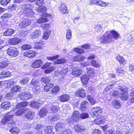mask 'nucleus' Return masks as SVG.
<instances>
[{
    "mask_svg": "<svg viewBox=\"0 0 134 134\" xmlns=\"http://www.w3.org/2000/svg\"><path fill=\"white\" fill-rule=\"evenodd\" d=\"M113 105L115 108H119L121 106V104L119 100H114L113 103Z\"/></svg>",
    "mask_w": 134,
    "mask_h": 134,
    "instance_id": "obj_37",
    "label": "nucleus"
},
{
    "mask_svg": "<svg viewBox=\"0 0 134 134\" xmlns=\"http://www.w3.org/2000/svg\"><path fill=\"white\" fill-rule=\"evenodd\" d=\"M95 30L97 32L100 31L102 29L101 26L100 25L98 24L95 27Z\"/></svg>",
    "mask_w": 134,
    "mask_h": 134,
    "instance_id": "obj_63",
    "label": "nucleus"
},
{
    "mask_svg": "<svg viewBox=\"0 0 134 134\" xmlns=\"http://www.w3.org/2000/svg\"><path fill=\"white\" fill-rule=\"evenodd\" d=\"M13 115H8L4 117L2 120L1 123L3 125H5L8 123V125L14 124L13 117Z\"/></svg>",
    "mask_w": 134,
    "mask_h": 134,
    "instance_id": "obj_4",
    "label": "nucleus"
},
{
    "mask_svg": "<svg viewBox=\"0 0 134 134\" xmlns=\"http://www.w3.org/2000/svg\"><path fill=\"white\" fill-rule=\"evenodd\" d=\"M116 59L121 63H122L124 61V60L123 57L120 55H119L116 57Z\"/></svg>",
    "mask_w": 134,
    "mask_h": 134,
    "instance_id": "obj_54",
    "label": "nucleus"
},
{
    "mask_svg": "<svg viewBox=\"0 0 134 134\" xmlns=\"http://www.w3.org/2000/svg\"><path fill=\"white\" fill-rule=\"evenodd\" d=\"M70 96L68 94H64L59 97L60 100L62 102H65L69 100L70 99Z\"/></svg>",
    "mask_w": 134,
    "mask_h": 134,
    "instance_id": "obj_21",
    "label": "nucleus"
},
{
    "mask_svg": "<svg viewBox=\"0 0 134 134\" xmlns=\"http://www.w3.org/2000/svg\"><path fill=\"white\" fill-rule=\"evenodd\" d=\"M41 81L44 83H47L50 81V79L48 77H42L41 79Z\"/></svg>",
    "mask_w": 134,
    "mask_h": 134,
    "instance_id": "obj_56",
    "label": "nucleus"
},
{
    "mask_svg": "<svg viewBox=\"0 0 134 134\" xmlns=\"http://www.w3.org/2000/svg\"><path fill=\"white\" fill-rule=\"evenodd\" d=\"M53 127L50 125L46 126L44 128L45 132L47 134H53L54 132L53 131Z\"/></svg>",
    "mask_w": 134,
    "mask_h": 134,
    "instance_id": "obj_18",
    "label": "nucleus"
},
{
    "mask_svg": "<svg viewBox=\"0 0 134 134\" xmlns=\"http://www.w3.org/2000/svg\"><path fill=\"white\" fill-rule=\"evenodd\" d=\"M39 81L38 79H33L30 83L31 87L35 91H37L40 89L38 85Z\"/></svg>",
    "mask_w": 134,
    "mask_h": 134,
    "instance_id": "obj_6",
    "label": "nucleus"
},
{
    "mask_svg": "<svg viewBox=\"0 0 134 134\" xmlns=\"http://www.w3.org/2000/svg\"><path fill=\"white\" fill-rule=\"evenodd\" d=\"M8 54L12 57L16 56L19 53L17 49L15 47H10L7 50Z\"/></svg>",
    "mask_w": 134,
    "mask_h": 134,
    "instance_id": "obj_5",
    "label": "nucleus"
},
{
    "mask_svg": "<svg viewBox=\"0 0 134 134\" xmlns=\"http://www.w3.org/2000/svg\"><path fill=\"white\" fill-rule=\"evenodd\" d=\"M14 31L12 29H8L4 33V35L6 36H10L14 33Z\"/></svg>",
    "mask_w": 134,
    "mask_h": 134,
    "instance_id": "obj_34",
    "label": "nucleus"
},
{
    "mask_svg": "<svg viewBox=\"0 0 134 134\" xmlns=\"http://www.w3.org/2000/svg\"><path fill=\"white\" fill-rule=\"evenodd\" d=\"M34 113L33 112L29 111L25 116V118L28 120L32 119L34 116Z\"/></svg>",
    "mask_w": 134,
    "mask_h": 134,
    "instance_id": "obj_26",
    "label": "nucleus"
},
{
    "mask_svg": "<svg viewBox=\"0 0 134 134\" xmlns=\"http://www.w3.org/2000/svg\"><path fill=\"white\" fill-rule=\"evenodd\" d=\"M105 120V118L103 117L99 116L94 121V123L97 125L102 124L104 122Z\"/></svg>",
    "mask_w": 134,
    "mask_h": 134,
    "instance_id": "obj_15",
    "label": "nucleus"
},
{
    "mask_svg": "<svg viewBox=\"0 0 134 134\" xmlns=\"http://www.w3.org/2000/svg\"><path fill=\"white\" fill-rule=\"evenodd\" d=\"M41 34L40 31L35 30L32 32L31 35L33 38H36L40 36Z\"/></svg>",
    "mask_w": 134,
    "mask_h": 134,
    "instance_id": "obj_28",
    "label": "nucleus"
},
{
    "mask_svg": "<svg viewBox=\"0 0 134 134\" xmlns=\"http://www.w3.org/2000/svg\"><path fill=\"white\" fill-rule=\"evenodd\" d=\"M27 103L26 102H23L17 104L16 106L17 109H20L26 106L27 105Z\"/></svg>",
    "mask_w": 134,
    "mask_h": 134,
    "instance_id": "obj_32",
    "label": "nucleus"
},
{
    "mask_svg": "<svg viewBox=\"0 0 134 134\" xmlns=\"http://www.w3.org/2000/svg\"><path fill=\"white\" fill-rule=\"evenodd\" d=\"M65 59L64 58H62L60 59H58L55 60L54 62L55 64H63L66 62Z\"/></svg>",
    "mask_w": 134,
    "mask_h": 134,
    "instance_id": "obj_41",
    "label": "nucleus"
},
{
    "mask_svg": "<svg viewBox=\"0 0 134 134\" xmlns=\"http://www.w3.org/2000/svg\"><path fill=\"white\" fill-rule=\"evenodd\" d=\"M44 3L43 0H37L36 4L39 6H40L42 5Z\"/></svg>",
    "mask_w": 134,
    "mask_h": 134,
    "instance_id": "obj_64",
    "label": "nucleus"
},
{
    "mask_svg": "<svg viewBox=\"0 0 134 134\" xmlns=\"http://www.w3.org/2000/svg\"><path fill=\"white\" fill-rule=\"evenodd\" d=\"M21 40L19 38L14 37L10 39L9 41V43L12 45H15L17 44L21 41Z\"/></svg>",
    "mask_w": 134,
    "mask_h": 134,
    "instance_id": "obj_20",
    "label": "nucleus"
},
{
    "mask_svg": "<svg viewBox=\"0 0 134 134\" xmlns=\"http://www.w3.org/2000/svg\"><path fill=\"white\" fill-rule=\"evenodd\" d=\"M1 105V108L4 109L9 108L11 106L10 102L8 101L3 102Z\"/></svg>",
    "mask_w": 134,
    "mask_h": 134,
    "instance_id": "obj_24",
    "label": "nucleus"
},
{
    "mask_svg": "<svg viewBox=\"0 0 134 134\" xmlns=\"http://www.w3.org/2000/svg\"><path fill=\"white\" fill-rule=\"evenodd\" d=\"M37 54V53L35 51H29L24 52L23 55L24 56L32 58L35 57Z\"/></svg>",
    "mask_w": 134,
    "mask_h": 134,
    "instance_id": "obj_11",
    "label": "nucleus"
},
{
    "mask_svg": "<svg viewBox=\"0 0 134 134\" xmlns=\"http://www.w3.org/2000/svg\"><path fill=\"white\" fill-rule=\"evenodd\" d=\"M64 124L63 123L59 122L55 126L56 130L58 131H63L64 129Z\"/></svg>",
    "mask_w": 134,
    "mask_h": 134,
    "instance_id": "obj_17",
    "label": "nucleus"
},
{
    "mask_svg": "<svg viewBox=\"0 0 134 134\" xmlns=\"http://www.w3.org/2000/svg\"><path fill=\"white\" fill-rule=\"evenodd\" d=\"M80 114L78 111H75L73 113L71 119L68 120L69 122H71L72 121H76L80 118Z\"/></svg>",
    "mask_w": 134,
    "mask_h": 134,
    "instance_id": "obj_7",
    "label": "nucleus"
},
{
    "mask_svg": "<svg viewBox=\"0 0 134 134\" xmlns=\"http://www.w3.org/2000/svg\"><path fill=\"white\" fill-rule=\"evenodd\" d=\"M44 16L45 17L41 18L38 19L36 21V22L39 24L43 23L48 21V19L46 17L50 16L49 14H45Z\"/></svg>",
    "mask_w": 134,
    "mask_h": 134,
    "instance_id": "obj_14",
    "label": "nucleus"
},
{
    "mask_svg": "<svg viewBox=\"0 0 134 134\" xmlns=\"http://www.w3.org/2000/svg\"><path fill=\"white\" fill-rule=\"evenodd\" d=\"M15 83L14 81L12 80H9L7 83V87L10 88L11 86L14 85Z\"/></svg>",
    "mask_w": 134,
    "mask_h": 134,
    "instance_id": "obj_59",
    "label": "nucleus"
},
{
    "mask_svg": "<svg viewBox=\"0 0 134 134\" xmlns=\"http://www.w3.org/2000/svg\"><path fill=\"white\" fill-rule=\"evenodd\" d=\"M51 31L49 30H47L44 33L42 38L44 40H46L48 39L49 37L51 34Z\"/></svg>",
    "mask_w": 134,
    "mask_h": 134,
    "instance_id": "obj_29",
    "label": "nucleus"
},
{
    "mask_svg": "<svg viewBox=\"0 0 134 134\" xmlns=\"http://www.w3.org/2000/svg\"><path fill=\"white\" fill-rule=\"evenodd\" d=\"M43 103L42 100L40 99L36 102H32L30 104V106L32 108H37L38 107L40 106L41 104Z\"/></svg>",
    "mask_w": 134,
    "mask_h": 134,
    "instance_id": "obj_13",
    "label": "nucleus"
},
{
    "mask_svg": "<svg viewBox=\"0 0 134 134\" xmlns=\"http://www.w3.org/2000/svg\"><path fill=\"white\" fill-rule=\"evenodd\" d=\"M91 65L96 68H98L100 67V65L97 63L96 61L94 60H93L91 62Z\"/></svg>",
    "mask_w": 134,
    "mask_h": 134,
    "instance_id": "obj_51",
    "label": "nucleus"
},
{
    "mask_svg": "<svg viewBox=\"0 0 134 134\" xmlns=\"http://www.w3.org/2000/svg\"><path fill=\"white\" fill-rule=\"evenodd\" d=\"M51 64V63L47 62L46 63L41 67V68L42 69H44L45 68L48 67L50 66Z\"/></svg>",
    "mask_w": 134,
    "mask_h": 134,
    "instance_id": "obj_62",
    "label": "nucleus"
},
{
    "mask_svg": "<svg viewBox=\"0 0 134 134\" xmlns=\"http://www.w3.org/2000/svg\"><path fill=\"white\" fill-rule=\"evenodd\" d=\"M10 1V0H1V5L5 6L9 3Z\"/></svg>",
    "mask_w": 134,
    "mask_h": 134,
    "instance_id": "obj_57",
    "label": "nucleus"
},
{
    "mask_svg": "<svg viewBox=\"0 0 134 134\" xmlns=\"http://www.w3.org/2000/svg\"><path fill=\"white\" fill-rule=\"evenodd\" d=\"M12 16V15L10 13H5L3 14L1 17V19L3 20H5L6 18L10 17Z\"/></svg>",
    "mask_w": 134,
    "mask_h": 134,
    "instance_id": "obj_42",
    "label": "nucleus"
},
{
    "mask_svg": "<svg viewBox=\"0 0 134 134\" xmlns=\"http://www.w3.org/2000/svg\"><path fill=\"white\" fill-rule=\"evenodd\" d=\"M13 96V93L11 92L6 94L5 96V98L7 99H12Z\"/></svg>",
    "mask_w": 134,
    "mask_h": 134,
    "instance_id": "obj_45",
    "label": "nucleus"
},
{
    "mask_svg": "<svg viewBox=\"0 0 134 134\" xmlns=\"http://www.w3.org/2000/svg\"><path fill=\"white\" fill-rule=\"evenodd\" d=\"M8 64V62L7 60H5L0 62V68L3 69L7 67Z\"/></svg>",
    "mask_w": 134,
    "mask_h": 134,
    "instance_id": "obj_35",
    "label": "nucleus"
},
{
    "mask_svg": "<svg viewBox=\"0 0 134 134\" xmlns=\"http://www.w3.org/2000/svg\"><path fill=\"white\" fill-rule=\"evenodd\" d=\"M46 10V8L44 6L40 7L38 9V11L39 12L43 13L45 12Z\"/></svg>",
    "mask_w": 134,
    "mask_h": 134,
    "instance_id": "obj_52",
    "label": "nucleus"
},
{
    "mask_svg": "<svg viewBox=\"0 0 134 134\" xmlns=\"http://www.w3.org/2000/svg\"><path fill=\"white\" fill-rule=\"evenodd\" d=\"M76 96L80 97H83L86 95V93L84 90L82 89H79L76 92Z\"/></svg>",
    "mask_w": 134,
    "mask_h": 134,
    "instance_id": "obj_16",
    "label": "nucleus"
},
{
    "mask_svg": "<svg viewBox=\"0 0 134 134\" xmlns=\"http://www.w3.org/2000/svg\"><path fill=\"white\" fill-rule=\"evenodd\" d=\"M89 77L86 75H84L82 76L81 78V80L82 83L84 84L87 83L89 80Z\"/></svg>",
    "mask_w": 134,
    "mask_h": 134,
    "instance_id": "obj_23",
    "label": "nucleus"
},
{
    "mask_svg": "<svg viewBox=\"0 0 134 134\" xmlns=\"http://www.w3.org/2000/svg\"><path fill=\"white\" fill-rule=\"evenodd\" d=\"M20 87L17 86H15L11 89V91L13 92H19L20 90Z\"/></svg>",
    "mask_w": 134,
    "mask_h": 134,
    "instance_id": "obj_43",
    "label": "nucleus"
},
{
    "mask_svg": "<svg viewBox=\"0 0 134 134\" xmlns=\"http://www.w3.org/2000/svg\"><path fill=\"white\" fill-rule=\"evenodd\" d=\"M108 4L109 3L108 2H104L101 0H99L97 5L102 7H105L107 6Z\"/></svg>",
    "mask_w": 134,
    "mask_h": 134,
    "instance_id": "obj_38",
    "label": "nucleus"
},
{
    "mask_svg": "<svg viewBox=\"0 0 134 134\" xmlns=\"http://www.w3.org/2000/svg\"><path fill=\"white\" fill-rule=\"evenodd\" d=\"M60 91L59 87L57 86H55L52 90V92L56 93Z\"/></svg>",
    "mask_w": 134,
    "mask_h": 134,
    "instance_id": "obj_55",
    "label": "nucleus"
},
{
    "mask_svg": "<svg viewBox=\"0 0 134 134\" xmlns=\"http://www.w3.org/2000/svg\"><path fill=\"white\" fill-rule=\"evenodd\" d=\"M47 110L46 109H40L39 113V116L41 118L45 116L47 114Z\"/></svg>",
    "mask_w": 134,
    "mask_h": 134,
    "instance_id": "obj_36",
    "label": "nucleus"
},
{
    "mask_svg": "<svg viewBox=\"0 0 134 134\" xmlns=\"http://www.w3.org/2000/svg\"><path fill=\"white\" fill-rule=\"evenodd\" d=\"M82 119H85L89 117L88 114L86 113H82L80 115Z\"/></svg>",
    "mask_w": 134,
    "mask_h": 134,
    "instance_id": "obj_60",
    "label": "nucleus"
},
{
    "mask_svg": "<svg viewBox=\"0 0 134 134\" xmlns=\"http://www.w3.org/2000/svg\"><path fill=\"white\" fill-rule=\"evenodd\" d=\"M129 132L127 129L124 128L122 129H118L117 130L116 134H128Z\"/></svg>",
    "mask_w": 134,
    "mask_h": 134,
    "instance_id": "obj_22",
    "label": "nucleus"
},
{
    "mask_svg": "<svg viewBox=\"0 0 134 134\" xmlns=\"http://www.w3.org/2000/svg\"><path fill=\"white\" fill-rule=\"evenodd\" d=\"M58 9L60 12L62 14L66 13L67 10V7L64 3H61L58 7Z\"/></svg>",
    "mask_w": 134,
    "mask_h": 134,
    "instance_id": "obj_8",
    "label": "nucleus"
},
{
    "mask_svg": "<svg viewBox=\"0 0 134 134\" xmlns=\"http://www.w3.org/2000/svg\"><path fill=\"white\" fill-rule=\"evenodd\" d=\"M9 131L12 134H18L19 132V129L18 128L15 127L11 129Z\"/></svg>",
    "mask_w": 134,
    "mask_h": 134,
    "instance_id": "obj_40",
    "label": "nucleus"
},
{
    "mask_svg": "<svg viewBox=\"0 0 134 134\" xmlns=\"http://www.w3.org/2000/svg\"><path fill=\"white\" fill-rule=\"evenodd\" d=\"M26 110L24 109H19L15 113V114L17 116H20L23 113L25 112V111H26Z\"/></svg>",
    "mask_w": 134,
    "mask_h": 134,
    "instance_id": "obj_49",
    "label": "nucleus"
},
{
    "mask_svg": "<svg viewBox=\"0 0 134 134\" xmlns=\"http://www.w3.org/2000/svg\"><path fill=\"white\" fill-rule=\"evenodd\" d=\"M74 127L76 131L78 132H81L85 130L84 127L79 125H75Z\"/></svg>",
    "mask_w": 134,
    "mask_h": 134,
    "instance_id": "obj_27",
    "label": "nucleus"
},
{
    "mask_svg": "<svg viewBox=\"0 0 134 134\" xmlns=\"http://www.w3.org/2000/svg\"><path fill=\"white\" fill-rule=\"evenodd\" d=\"M55 68L53 66H51L46 69L44 71V72L46 74H48L51 72Z\"/></svg>",
    "mask_w": 134,
    "mask_h": 134,
    "instance_id": "obj_47",
    "label": "nucleus"
},
{
    "mask_svg": "<svg viewBox=\"0 0 134 134\" xmlns=\"http://www.w3.org/2000/svg\"><path fill=\"white\" fill-rule=\"evenodd\" d=\"M82 71L80 69H77L75 68L72 69V74L74 75L77 76L81 74Z\"/></svg>",
    "mask_w": 134,
    "mask_h": 134,
    "instance_id": "obj_25",
    "label": "nucleus"
},
{
    "mask_svg": "<svg viewBox=\"0 0 134 134\" xmlns=\"http://www.w3.org/2000/svg\"><path fill=\"white\" fill-rule=\"evenodd\" d=\"M31 46L29 44H25L21 47L22 49L24 50H28L31 48Z\"/></svg>",
    "mask_w": 134,
    "mask_h": 134,
    "instance_id": "obj_53",
    "label": "nucleus"
},
{
    "mask_svg": "<svg viewBox=\"0 0 134 134\" xmlns=\"http://www.w3.org/2000/svg\"><path fill=\"white\" fill-rule=\"evenodd\" d=\"M31 22L28 20H24L21 21L19 24V27L21 28H25L29 25Z\"/></svg>",
    "mask_w": 134,
    "mask_h": 134,
    "instance_id": "obj_10",
    "label": "nucleus"
},
{
    "mask_svg": "<svg viewBox=\"0 0 134 134\" xmlns=\"http://www.w3.org/2000/svg\"><path fill=\"white\" fill-rule=\"evenodd\" d=\"M87 73L91 76H93L95 74V71L92 68H87Z\"/></svg>",
    "mask_w": 134,
    "mask_h": 134,
    "instance_id": "obj_33",
    "label": "nucleus"
},
{
    "mask_svg": "<svg viewBox=\"0 0 134 134\" xmlns=\"http://www.w3.org/2000/svg\"><path fill=\"white\" fill-rule=\"evenodd\" d=\"M72 36L71 32L70 29L67 30L66 31V38L67 39H70Z\"/></svg>",
    "mask_w": 134,
    "mask_h": 134,
    "instance_id": "obj_50",
    "label": "nucleus"
},
{
    "mask_svg": "<svg viewBox=\"0 0 134 134\" xmlns=\"http://www.w3.org/2000/svg\"><path fill=\"white\" fill-rule=\"evenodd\" d=\"M119 35L116 31L112 30L107 31L103 35L100 39V42L103 44L109 43L113 41V38L117 39Z\"/></svg>",
    "mask_w": 134,
    "mask_h": 134,
    "instance_id": "obj_1",
    "label": "nucleus"
},
{
    "mask_svg": "<svg viewBox=\"0 0 134 134\" xmlns=\"http://www.w3.org/2000/svg\"><path fill=\"white\" fill-rule=\"evenodd\" d=\"M85 58V56L78 55L72 59L75 61H80L84 60Z\"/></svg>",
    "mask_w": 134,
    "mask_h": 134,
    "instance_id": "obj_31",
    "label": "nucleus"
},
{
    "mask_svg": "<svg viewBox=\"0 0 134 134\" xmlns=\"http://www.w3.org/2000/svg\"><path fill=\"white\" fill-rule=\"evenodd\" d=\"M21 98L24 100H28L32 97V95L29 92H24L20 94Z\"/></svg>",
    "mask_w": 134,
    "mask_h": 134,
    "instance_id": "obj_12",
    "label": "nucleus"
},
{
    "mask_svg": "<svg viewBox=\"0 0 134 134\" xmlns=\"http://www.w3.org/2000/svg\"><path fill=\"white\" fill-rule=\"evenodd\" d=\"M11 75V74L9 71H3L1 72L0 77H7Z\"/></svg>",
    "mask_w": 134,
    "mask_h": 134,
    "instance_id": "obj_30",
    "label": "nucleus"
},
{
    "mask_svg": "<svg viewBox=\"0 0 134 134\" xmlns=\"http://www.w3.org/2000/svg\"><path fill=\"white\" fill-rule=\"evenodd\" d=\"M88 103L86 101L83 102L81 104V109H85L86 108L88 105Z\"/></svg>",
    "mask_w": 134,
    "mask_h": 134,
    "instance_id": "obj_58",
    "label": "nucleus"
},
{
    "mask_svg": "<svg viewBox=\"0 0 134 134\" xmlns=\"http://www.w3.org/2000/svg\"><path fill=\"white\" fill-rule=\"evenodd\" d=\"M74 51L79 54H81L84 53V51L82 49L79 48H75L73 49Z\"/></svg>",
    "mask_w": 134,
    "mask_h": 134,
    "instance_id": "obj_44",
    "label": "nucleus"
},
{
    "mask_svg": "<svg viewBox=\"0 0 134 134\" xmlns=\"http://www.w3.org/2000/svg\"><path fill=\"white\" fill-rule=\"evenodd\" d=\"M102 109H93L91 112V116L92 117L94 116H97L98 115L99 113L102 112Z\"/></svg>",
    "mask_w": 134,
    "mask_h": 134,
    "instance_id": "obj_19",
    "label": "nucleus"
},
{
    "mask_svg": "<svg viewBox=\"0 0 134 134\" xmlns=\"http://www.w3.org/2000/svg\"><path fill=\"white\" fill-rule=\"evenodd\" d=\"M43 127V125L42 124H37L35 128L36 130H39L41 129Z\"/></svg>",
    "mask_w": 134,
    "mask_h": 134,
    "instance_id": "obj_61",
    "label": "nucleus"
},
{
    "mask_svg": "<svg viewBox=\"0 0 134 134\" xmlns=\"http://www.w3.org/2000/svg\"><path fill=\"white\" fill-rule=\"evenodd\" d=\"M117 73L120 75L124 74V71L122 68L118 67L116 68Z\"/></svg>",
    "mask_w": 134,
    "mask_h": 134,
    "instance_id": "obj_48",
    "label": "nucleus"
},
{
    "mask_svg": "<svg viewBox=\"0 0 134 134\" xmlns=\"http://www.w3.org/2000/svg\"><path fill=\"white\" fill-rule=\"evenodd\" d=\"M87 98L92 104H94L96 103L94 99L91 96L88 95L87 96Z\"/></svg>",
    "mask_w": 134,
    "mask_h": 134,
    "instance_id": "obj_46",
    "label": "nucleus"
},
{
    "mask_svg": "<svg viewBox=\"0 0 134 134\" xmlns=\"http://www.w3.org/2000/svg\"><path fill=\"white\" fill-rule=\"evenodd\" d=\"M120 89L121 90V98L124 100H127L128 97V94L127 93L128 91V88L125 86H123Z\"/></svg>",
    "mask_w": 134,
    "mask_h": 134,
    "instance_id": "obj_3",
    "label": "nucleus"
},
{
    "mask_svg": "<svg viewBox=\"0 0 134 134\" xmlns=\"http://www.w3.org/2000/svg\"><path fill=\"white\" fill-rule=\"evenodd\" d=\"M31 7V6L29 4H26L21 7V8L24 10L22 12L24 16L28 17H32L33 16L34 13Z\"/></svg>",
    "mask_w": 134,
    "mask_h": 134,
    "instance_id": "obj_2",
    "label": "nucleus"
},
{
    "mask_svg": "<svg viewBox=\"0 0 134 134\" xmlns=\"http://www.w3.org/2000/svg\"><path fill=\"white\" fill-rule=\"evenodd\" d=\"M54 85L52 83H49L46 85L44 87V90L46 92H48L50 90L51 88L53 87Z\"/></svg>",
    "mask_w": 134,
    "mask_h": 134,
    "instance_id": "obj_39",
    "label": "nucleus"
},
{
    "mask_svg": "<svg viewBox=\"0 0 134 134\" xmlns=\"http://www.w3.org/2000/svg\"><path fill=\"white\" fill-rule=\"evenodd\" d=\"M42 64L43 62L42 60L37 59L32 63L31 67L32 68H38L41 67Z\"/></svg>",
    "mask_w": 134,
    "mask_h": 134,
    "instance_id": "obj_9",
    "label": "nucleus"
}]
</instances>
